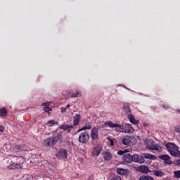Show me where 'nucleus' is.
<instances>
[{
    "label": "nucleus",
    "mask_w": 180,
    "mask_h": 180,
    "mask_svg": "<svg viewBox=\"0 0 180 180\" xmlns=\"http://www.w3.org/2000/svg\"><path fill=\"white\" fill-rule=\"evenodd\" d=\"M105 126L110 127L111 129H115V131L119 133H124V124H117L113 123L112 121H108L105 123Z\"/></svg>",
    "instance_id": "nucleus-1"
},
{
    "label": "nucleus",
    "mask_w": 180,
    "mask_h": 180,
    "mask_svg": "<svg viewBox=\"0 0 180 180\" xmlns=\"http://www.w3.org/2000/svg\"><path fill=\"white\" fill-rule=\"evenodd\" d=\"M61 140H63V136L61 135H58L54 138H49L44 141V146L45 147H53V146L56 144L57 141H61Z\"/></svg>",
    "instance_id": "nucleus-2"
},
{
    "label": "nucleus",
    "mask_w": 180,
    "mask_h": 180,
    "mask_svg": "<svg viewBox=\"0 0 180 180\" xmlns=\"http://www.w3.org/2000/svg\"><path fill=\"white\" fill-rule=\"evenodd\" d=\"M14 158H17L18 161L17 162L20 163H13L11 165L8 166V168L10 169H20V168H22L23 167V162H25V159L22 157H14Z\"/></svg>",
    "instance_id": "nucleus-3"
},
{
    "label": "nucleus",
    "mask_w": 180,
    "mask_h": 180,
    "mask_svg": "<svg viewBox=\"0 0 180 180\" xmlns=\"http://www.w3.org/2000/svg\"><path fill=\"white\" fill-rule=\"evenodd\" d=\"M135 141L136 138L131 136H125L122 139V143L124 146H133Z\"/></svg>",
    "instance_id": "nucleus-4"
},
{
    "label": "nucleus",
    "mask_w": 180,
    "mask_h": 180,
    "mask_svg": "<svg viewBox=\"0 0 180 180\" xmlns=\"http://www.w3.org/2000/svg\"><path fill=\"white\" fill-rule=\"evenodd\" d=\"M79 141L80 143H82L83 144H85V143H88L89 141V134L88 132L84 131L80 134L79 136Z\"/></svg>",
    "instance_id": "nucleus-5"
},
{
    "label": "nucleus",
    "mask_w": 180,
    "mask_h": 180,
    "mask_svg": "<svg viewBox=\"0 0 180 180\" xmlns=\"http://www.w3.org/2000/svg\"><path fill=\"white\" fill-rule=\"evenodd\" d=\"M68 153L65 149H61L56 153V157L58 160H66Z\"/></svg>",
    "instance_id": "nucleus-6"
},
{
    "label": "nucleus",
    "mask_w": 180,
    "mask_h": 180,
    "mask_svg": "<svg viewBox=\"0 0 180 180\" xmlns=\"http://www.w3.org/2000/svg\"><path fill=\"white\" fill-rule=\"evenodd\" d=\"M147 150H152L153 151H158L161 153L162 151V147L157 143H153L151 146H146Z\"/></svg>",
    "instance_id": "nucleus-7"
},
{
    "label": "nucleus",
    "mask_w": 180,
    "mask_h": 180,
    "mask_svg": "<svg viewBox=\"0 0 180 180\" xmlns=\"http://www.w3.org/2000/svg\"><path fill=\"white\" fill-rule=\"evenodd\" d=\"M124 133L133 134L134 133V128H133L131 124H124Z\"/></svg>",
    "instance_id": "nucleus-8"
},
{
    "label": "nucleus",
    "mask_w": 180,
    "mask_h": 180,
    "mask_svg": "<svg viewBox=\"0 0 180 180\" xmlns=\"http://www.w3.org/2000/svg\"><path fill=\"white\" fill-rule=\"evenodd\" d=\"M146 160L144 158L139 155H132V162H138V164H143Z\"/></svg>",
    "instance_id": "nucleus-9"
},
{
    "label": "nucleus",
    "mask_w": 180,
    "mask_h": 180,
    "mask_svg": "<svg viewBox=\"0 0 180 180\" xmlns=\"http://www.w3.org/2000/svg\"><path fill=\"white\" fill-rule=\"evenodd\" d=\"M122 160L124 164H130L133 162V155L130 154H124Z\"/></svg>",
    "instance_id": "nucleus-10"
},
{
    "label": "nucleus",
    "mask_w": 180,
    "mask_h": 180,
    "mask_svg": "<svg viewBox=\"0 0 180 180\" xmlns=\"http://www.w3.org/2000/svg\"><path fill=\"white\" fill-rule=\"evenodd\" d=\"M74 125H69L67 124H63L59 126V129H60V130H65V131H67L68 133H70Z\"/></svg>",
    "instance_id": "nucleus-11"
},
{
    "label": "nucleus",
    "mask_w": 180,
    "mask_h": 180,
    "mask_svg": "<svg viewBox=\"0 0 180 180\" xmlns=\"http://www.w3.org/2000/svg\"><path fill=\"white\" fill-rule=\"evenodd\" d=\"M101 151H102V147L97 145L93 148L92 154L94 155V157H98L101 154Z\"/></svg>",
    "instance_id": "nucleus-12"
},
{
    "label": "nucleus",
    "mask_w": 180,
    "mask_h": 180,
    "mask_svg": "<svg viewBox=\"0 0 180 180\" xmlns=\"http://www.w3.org/2000/svg\"><path fill=\"white\" fill-rule=\"evenodd\" d=\"M98 133H99V129L98 128L94 127L91 129V137L92 140H96V139H98Z\"/></svg>",
    "instance_id": "nucleus-13"
},
{
    "label": "nucleus",
    "mask_w": 180,
    "mask_h": 180,
    "mask_svg": "<svg viewBox=\"0 0 180 180\" xmlns=\"http://www.w3.org/2000/svg\"><path fill=\"white\" fill-rule=\"evenodd\" d=\"M165 147L167 149V150L169 151V153L170 151H172L173 150H179V148L178 146H176V145H175L171 142L167 143L165 145Z\"/></svg>",
    "instance_id": "nucleus-14"
},
{
    "label": "nucleus",
    "mask_w": 180,
    "mask_h": 180,
    "mask_svg": "<svg viewBox=\"0 0 180 180\" xmlns=\"http://www.w3.org/2000/svg\"><path fill=\"white\" fill-rule=\"evenodd\" d=\"M127 117L130 123H132V124H139V120H136L134 115H133L132 114H127Z\"/></svg>",
    "instance_id": "nucleus-15"
},
{
    "label": "nucleus",
    "mask_w": 180,
    "mask_h": 180,
    "mask_svg": "<svg viewBox=\"0 0 180 180\" xmlns=\"http://www.w3.org/2000/svg\"><path fill=\"white\" fill-rule=\"evenodd\" d=\"M129 169H123V168H118L117 169V174L119 175H129Z\"/></svg>",
    "instance_id": "nucleus-16"
},
{
    "label": "nucleus",
    "mask_w": 180,
    "mask_h": 180,
    "mask_svg": "<svg viewBox=\"0 0 180 180\" xmlns=\"http://www.w3.org/2000/svg\"><path fill=\"white\" fill-rule=\"evenodd\" d=\"M142 156L143 159L146 158V160H157V156L151 155V153H143Z\"/></svg>",
    "instance_id": "nucleus-17"
},
{
    "label": "nucleus",
    "mask_w": 180,
    "mask_h": 180,
    "mask_svg": "<svg viewBox=\"0 0 180 180\" xmlns=\"http://www.w3.org/2000/svg\"><path fill=\"white\" fill-rule=\"evenodd\" d=\"M42 106H44V112H46V113H49V112H51L52 109L50 108V102L48 101L46 103H43Z\"/></svg>",
    "instance_id": "nucleus-18"
},
{
    "label": "nucleus",
    "mask_w": 180,
    "mask_h": 180,
    "mask_svg": "<svg viewBox=\"0 0 180 180\" xmlns=\"http://www.w3.org/2000/svg\"><path fill=\"white\" fill-rule=\"evenodd\" d=\"M91 129H92V125H91V124L88 122L86 123L82 129H79L78 130V132L82 131L84 130H91Z\"/></svg>",
    "instance_id": "nucleus-19"
},
{
    "label": "nucleus",
    "mask_w": 180,
    "mask_h": 180,
    "mask_svg": "<svg viewBox=\"0 0 180 180\" xmlns=\"http://www.w3.org/2000/svg\"><path fill=\"white\" fill-rule=\"evenodd\" d=\"M159 158L160 160H163V161H166V163L167 164H169V160H170V158H169V155H160L159 156Z\"/></svg>",
    "instance_id": "nucleus-20"
},
{
    "label": "nucleus",
    "mask_w": 180,
    "mask_h": 180,
    "mask_svg": "<svg viewBox=\"0 0 180 180\" xmlns=\"http://www.w3.org/2000/svg\"><path fill=\"white\" fill-rule=\"evenodd\" d=\"M79 119H80L79 114H76L75 116L74 117L73 126H78V124H79Z\"/></svg>",
    "instance_id": "nucleus-21"
},
{
    "label": "nucleus",
    "mask_w": 180,
    "mask_h": 180,
    "mask_svg": "<svg viewBox=\"0 0 180 180\" xmlns=\"http://www.w3.org/2000/svg\"><path fill=\"white\" fill-rule=\"evenodd\" d=\"M169 153H170V155H172V157H179L180 155V151L178 149H174Z\"/></svg>",
    "instance_id": "nucleus-22"
},
{
    "label": "nucleus",
    "mask_w": 180,
    "mask_h": 180,
    "mask_svg": "<svg viewBox=\"0 0 180 180\" xmlns=\"http://www.w3.org/2000/svg\"><path fill=\"white\" fill-rule=\"evenodd\" d=\"M103 157H104V160H105V161H109L112 158V154L109 152H105L103 154Z\"/></svg>",
    "instance_id": "nucleus-23"
},
{
    "label": "nucleus",
    "mask_w": 180,
    "mask_h": 180,
    "mask_svg": "<svg viewBox=\"0 0 180 180\" xmlns=\"http://www.w3.org/2000/svg\"><path fill=\"white\" fill-rule=\"evenodd\" d=\"M139 171H140V172H143L145 174H148V172H149L150 169L147 167V166H141V167H139Z\"/></svg>",
    "instance_id": "nucleus-24"
},
{
    "label": "nucleus",
    "mask_w": 180,
    "mask_h": 180,
    "mask_svg": "<svg viewBox=\"0 0 180 180\" xmlns=\"http://www.w3.org/2000/svg\"><path fill=\"white\" fill-rule=\"evenodd\" d=\"M153 174L155 176H164L165 175V173L160 170H154Z\"/></svg>",
    "instance_id": "nucleus-25"
},
{
    "label": "nucleus",
    "mask_w": 180,
    "mask_h": 180,
    "mask_svg": "<svg viewBox=\"0 0 180 180\" xmlns=\"http://www.w3.org/2000/svg\"><path fill=\"white\" fill-rule=\"evenodd\" d=\"M144 143L146 144V147H148V146H151L154 143V141L149 139H146L144 140Z\"/></svg>",
    "instance_id": "nucleus-26"
},
{
    "label": "nucleus",
    "mask_w": 180,
    "mask_h": 180,
    "mask_svg": "<svg viewBox=\"0 0 180 180\" xmlns=\"http://www.w3.org/2000/svg\"><path fill=\"white\" fill-rule=\"evenodd\" d=\"M7 113L8 111H6V109L4 108L0 109V117L2 116H6Z\"/></svg>",
    "instance_id": "nucleus-27"
},
{
    "label": "nucleus",
    "mask_w": 180,
    "mask_h": 180,
    "mask_svg": "<svg viewBox=\"0 0 180 180\" xmlns=\"http://www.w3.org/2000/svg\"><path fill=\"white\" fill-rule=\"evenodd\" d=\"M139 180H154V178L150 176H143L139 178Z\"/></svg>",
    "instance_id": "nucleus-28"
},
{
    "label": "nucleus",
    "mask_w": 180,
    "mask_h": 180,
    "mask_svg": "<svg viewBox=\"0 0 180 180\" xmlns=\"http://www.w3.org/2000/svg\"><path fill=\"white\" fill-rule=\"evenodd\" d=\"M54 124H58V123L53 120H51L47 122V125L50 127L51 126H54Z\"/></svg>",
    "instance_id": "nucleus-29"
},
{
    "label": "nucleus",
    "mask_w": 180,
    "mask_h": 180,
    "mask_svg": "<svg viewBox=\"0 0 180 180\" xmlns=\"http://www.w3.org/2000/svg\"><path fill=\"white\" fill-rule=\"evenodd\" d=\"M81 96V91H76V93L72 94L71 95V98H79Z\"/></svg>",
    "instance_id": "nucleus-30"
},
{
    "label": "nucleus",
    "mask_w": 180,
    "mask_h": 180,
    "mask_svg": "<svg viewBox=\"0 0 180 180\" xmlns=\"http://www.w3.org/2000/svg\"><path fill=\"white\" fill-rule=\"evenodd\" d=\"M174 175L176 178H180V171H176L174 172Z\"/></svg>",
    "instance_id": "nucleus-31"
},
{
    "label": "nucleus",
    "mask_w": 180,
    "mask_h": 180,
    "mask_svg": "<svg viewBox=\"0 0 180 180\" xmlns=\"http://www.w3.org/2000/svg\"><path fill=\"white\" fill-rule=\"evenodd\" d=\"M112 180H122V178H120V176H113Z\"/></svg>",
    "instance_id": "nucleus-32"
},
{
    "label": "nucleus",
    "mask_w": 180,
    "mask_h": 180,
    "mask_svg": "<svg viewBox=\"0 0 180 180\" xmlns=\"http://www.w3.org/2000/svg\"><path fill=\"white\" fill-rule=\"evenodd\" d=\"M124 109H125L127 113H130V108H129V106L127 105L124 106Z\"/></svg>",
    "instance_id": "nucleus-33"
},
{
    "label": "nucleus",
    "mask_w": 180,
    "mask_h": 180,
    "mask_svg": "<svg viewBox=\"0 0 180 180\" xmlns=\"http://www.w3.org/2000/svg\"><path fill=\"white\" fill-rule=\"evenodd\" d=\"M117 154L118 155H123V154H124V150H118Z\"/></svg>",
    "instance_id": "nucleus-34"
},
{
    "label": "nucleus",
    "mask_w": 180,
    "mask_h": 180,
    "mask_svg": "<svg viewBox=\"0 0 180 180\" xmlns=\"http://www.w3.org/2000/svg\"><path fill=\"white\" fill-rule=\"evenodd\" d=\"M110 146H115V142L113 141V139H109Z\"/></svg>",
    "instance_id": "nucleus-35"
},
{
    "label": "nucleus",
    "mask_w": 180,
    "mask_h": 180,
    "mask_svg": "<svg viewBox=\"0 0 180 180\" xmlns=\"http://www.w3.org/2000/svg\"><path fill=\"white\" fill-rule=\"evenodd\" d=\"M130 151H131V149H124V154H127V153H130Z\"/></svg>",
    "instance_id": "nucleus-36"
},
{
    "label": "nucleus",
    "mask_w": 180,
    "mask_h": 180,
    "mask_svg": "<svg viewBox=\"0 0 180 180\" xmlns=\"http://www.w3.org/2000/svg\"><path fill=\"white\" fill-rule=\"evenodd\" d=\"M67 111V108H61V113H64Z\"/></svg>",
    "instance_id": "nucleus-37"
},
{
    "label": "nucleus",
    "mask_w": 180,
    "mask_h": 180,
    "mask_svg": "<svg viewBox=\"0 0 180 180\" xmlns=\"http://www.w3.org/2000/svg\"><path fill=\"white\" fill-rule=\"evenodd\" d=\"M4 130H5V127H4L3 126H0V131L1 133H3V131H4Z\"/></svg>",
    "instance_id": "nucleus-38"
},
{
    "label": "nucleus",
    "mask_w": 180,
    "mask_h": 180,
    "mask_svg": "<svg viewBox=\"0 0 180 180\" xmlns=\"http://www.w3.org/2000/svg\"><path fill=\"white\" fill-rule=\"evenodd\" d=\"M162 108H164L165 109H167L168 105H167V104H163V105H162Z\"/></svg>",
    "instance_id": "nucleus-39"
},
{
    "label": "nucleus",
    "mask_w": 180,
    "mask_h": 180,
    "mask_svg": "<svg viewBox=\"0 0 180 180\" xmlns=\"http://www.w3.org/2000/svg\"><path fill=\"white\" fill-rule=\"evenodd\" d=\"M18 150H23V148L20 147V146H17Z\"/></svg>",
    "instance_id": "nucleus-40"
},
{
    "label": "nucleus",
    "mask_w": 180,
    "mask_h": 180,
    "mask_svg": "<svg viewBox=\"0 0 180 180\" xmlns=\"http://www.w3.org/2000/svg\"><path fill=\"white\" fill-rule=\"evenodd\" d=\"M176 165H180V160H179L176 161Z\"/></svg>",
    "instance_id": "nucleus-41"
},
{
    "label": "nucleus",
    "mask_w": 180,
    "mask_h": 180,
    "mask_svg": "<svg viewBox=\"0 0 180 180\" xmlns=\"http://www.w3.org/2000/svg\"><path fill=\"white\" fill-rule=\"evenodd\" d=\"M70 104H68V105H66V107H65L66 109H68V108H70Z\"/></svg>",
    "instance_id": "nucleus-42"
}]
</instances>
